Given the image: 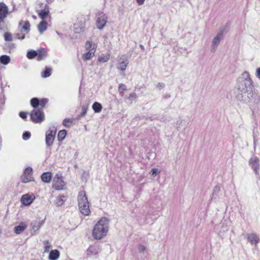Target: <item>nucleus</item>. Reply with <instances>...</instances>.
<instances>
[{
	"label": "nucleus",
	"mask_w": 260,
	"mask_h": 260,
	"mask_svg": "<svg viewBox=\"0 0 260 260\" xmlns=\"http://www.w3.org/2000/svg\"><path fill=\"white\" fill-rule=\"evenodd\" d=\"M159 173H160V170L159 169H156V168H153L151 170L150 174L153 177H154L156 176L158 174H159Z\"/></svg>",
	"instance_id": "obj_28"
},
{
	"label": "nucleus",
	"mask_w": 260,
	"mask_h": 260,
	"mask_svg": "<svg viewBox=\"0 0 260 260\" xmlns=\"http://www.w3.org/2000/svg\"><path fill=\"white\" fill-rule=\"evenodd\" d=\"M30 136V134L28 132H25V133H24V134L23 135V138L24 139V140H27L28 139V138H29Z\"/></svg>",
	"instance_id": "obj_37"
},
{
	"label": "nucleus",
	"mask_w": 260,
	"mask_h": 260,
	"mask_svg": "<svg viewBox=\"0 0 260 260\" xmlns=\"http://www.w3.org/2000/svg\"><path fill=\"white\" fill-rule=\"evenodd\" d=\"M255 75L260 80V68H258L256 69Z\"/></svg>",
	"instance_id": "obj_36"
},
{
	"label": "nucleus",
	"mask_w": 260,
	"mask_h": 260,
	"mask_svg": "<svg viewBox=\"0 0 260 260\" xmlns=\"http://www.w3.org/2000/svg\"><path fill=\"white\" fill-rule=\"evenodd\" d=\"M31 120L36 123H40L44 119V114L39 110H34L30 114Z\"/></svg>",
	"instance_id": "obj_7"
},
{
	"label": "nucleus",
	"mask_w": 260,
	"mask_h": 260,
	"mask_svg": "<svg viewBox=\"0 0 260 260\" xmlns=\"http://www.w3.org/2000/svg\"><path fill=\"white\" fill-rule=\"evenodd\" d=\"M38 54V53L37 51L31 50L28 52L27 54V57L29 59H32L34 58L35 56H37Z\"/></svg>",
	"instance_id": "obj_26"
},
{
	"label": "nucleus",
	"mask_w": 260,
	"mask_h": 260,
	"mask_svg": "<svg viewBox=\"0 0 260 260\" xmlns=\"http://www.w3.org/2000/svg\"><path fill=\"white\" fill-rule=\"evenodd\" d=\"M78 208L80 213L85 216H89L91 211L89 208V202L85 191L79 193L78 196Z\"/></svg>",
	"instance_id": "obj_3"
},
{
	"label": "nucleus",
	"mask_w": 260,
	"mask_h": 260,
	"mask_svg": "<svg viewBox=\"0 0 260 260\" xmlns=\"http://www.w3.org/2000/svg\"><path fill=\"white\" fill-rule=\"evenodd\" d=\"M5 39L6 41H11L12 40V37L10 34L6 33L4 35Z\"/></svg>",
	"instance_id": "obj_35"
},
{
	"label": "nucleus",
	"mask_w": 260,
	"mask_h": 260,
	"mask_svg": "<svg viewBox=\"0 0 260 260\" xmlns=\"http://www.w3.org/2000/svg\"><path fill=\"white\" fill-rule=\"evenodd\" d=\"M127 66V62L126 61H122L117 64V69L121 71H124L125 70Z\"/></svg>",
	"instance_id": "obj_22"
},
{
	"label": "nucleus",
	"mask_w": 260,
	"mask_h": 260,
	"mask_svg": "<svg viewBox=\"0 0 260 260\" xmlns=\"http://www.w3.org/2000/svg\"><path fill=\"white\" fill-rule=\"evenodd\" d=\"M8 12L7 6L3 3L0 2V21H3L7 16Z\"/></svg>",
	"instance_id": "obj_12"
},
{
	"label": "nucleus",
	"mask_w": 260,
	"mask_h": 260,
	"mask_svg": "<svg viewBox=\"0 0 260 260\" xmlns=\"http://www.w3.org/2000/svg\"><path fill=\"white\" fill-rule=\"evenodd\" d=\"M27 227V224L26 222H21L14 228V232L16 234H20L23 232Z\"/></svg>",
	"instance_id": "obj_11"
},
{
	"label": "nucleus",
	"mask_w": 260,
	"mask_h": 260,
	"mask_svg": "<svg viewBox=\"0 0 260 260\" xmlns=\"http://www.w3.org/2000/svg\"><path fill=\"white\" fill-rule=\"evenodd\" d=\"M30 104L33 107H34V108L37 107L39 105L38 99L37 98H33L30 101Z\"/></svg>",
	"instance_id": "obj_31"
},
{
	"label": "nucleus",
	"mask_w": 260,
	"mask_h": 260,
	"mask_svg": "<svg viewBox=\"0 0 260 260\" xmlns=\"http://www.w3.org/2000/svg\"><path fill=\"white\" fill-rule=\"evenodd\" d=\"M109 230V219L106 217H102L94 225L92 236L95 240H101L107 235Z\"/></svg>",
	"instance_id": "obj_1"
},
{
	"label": "nucleus",
	"mask_w": 260,
	"mask_h": 260,
	"mask_svg": "<svg viewBox=\"0 0 260 260\" xmlns=\"http://www.w3.org/2000/svg\"><path fill=\"white\" fill-rule=\"evenodd\" d=\"M73 119H65L63 121V124L66 126L70 127L72 122H73Z\"/></svg>",
	"instance_id": "obj_30"
},
{
	"label": "nucleus",
	"mask_w": 260,
	"mask_h": 260,
	"mask_svg": "<svg viewBox=\"0 0 260 260\" xmlns=\"http://www.w3.org/2000/svg\"><path fill=\"white\" fill-rule=\"evenodd\" d=\"M109 59V55H102L99 56L98 58V60L101 62H106Z\"/></svg>",
	"instance_id": "obj_27"
},
{
	"label": "nucleus",
	"mask_w": 260,
	"mask_h": 260,
	"mask_svg": "<svg viewBox=\"0 0 260 260\" xmlns=\"http://www.w3.org/2000/svg\"><path fill=\"white\" fill-rule=\"evenodd\" d=\"M51 70L49 68H46L45 71L43 73L42 76L44 78L49 77L51 75Z\"/></svg>",
	"instance_id": "obj_29"
},
{
	"label": "nucleus",
	"mask_w": 260,
	"mask_h": 260,
	"mask_svg": "<svg viewBox=\"0 0 260 260\" xmlns=\"http://www.w3.org/2000/svg\"><path fill=\"white\" fill-rule=\"evenodd\" d=\"M19 116L22 118H25L26 117V113L23 112H21L19 113Z\"/></svg>",
	"instance_id": "obj_39"
},
{
	"label": "nucleus",
	"mask_w": 260,
	"mask_h": 260,
	"mask_svg": "<svg viewBox=\"0 0 260 260\" xmlns=\"http://www.w3.org/2000/svg\"><path fill=\"white\" fill-rule=\"evenodd\" d=\"M62 203H63L62 200L61 198H58V199H57V201L56 204L57 206H60L62 204Z\"/></svg>",
	"instance_id": "obj_38"
},
{
	"label": "nucleus",
	"mask_w": 260,
	"mask_h": 260,
	"mask_svg": "<svg viewBox=\"0 0 260 260\" xmlns=\"http://www.w3.org/2000/svg\"><path fill=\"white\" fill-rule=\"evenodd\" d=\"M94 55V53L92 52L86 51L85 53L83 54V59L84 60H88L91 59Z\"/></svg>",
	"instance_id": "obj_19"
},
{
	"label": "nucleus",
	"mask_w": 260,
	"mask_h": 260,
	"mask_svg": "<svg viewBox=\"0 0 260 260\" xmlns=\"http://www.w3.org/2000/svg\"><path fill=\"white\" fill-rule=\"evenodd\" d=\"M52 178V175L51 173L48 172L44 173L41 175L42 180L44 182L46 183H49L50 182Z\"/></svg>",
	"instance_id": "obj_16"
},
{
	"label": "nucleus",
	"mask_w": 260,
	"mask_h": 260,
	"mask_svg": "<svg viewBox=\"0 0 260 260\" xmlns=\"http://www.w3.org/2000/svg\"><path fill=\"white\" fill-rule=\"evenodd\" d=\"M44 252H48L50 251L52 248V245L48 241H45L44 242Z\"/></svg>",
	"instance_id": "obj_25"
},
{
	"label": "nucleus",
	"mask_w": 260,
	"mask_h": 260,
	"mask_svg": "<svg viewBox=\"0 0 260 260\" xmlns=\"http://www.w3.org/2000/svg\"><path fill=\"white\" fill-rule=\"evenodd\" d=\"M146 249V247L143 245V244H140L138 246V250L139 252L142 253L144 252Z\"/></svg>",
	"instance_id": "obj_33"
},
{
	"label": "nucleus",
	"mask_w": 260,
	"mask_h": 260,
	"mask_svg": "<svg viewBox=\"0 0 260 260\" xmlns=\"http://www.w3.org/2000/svg\"><path fill=\"white\" fill-rule=\"evenodd\" d=\"M107 20V18L105 15L103 14H99L96 22L98 28L100 30L102 29L106 25Z\"/></svg>",
	"instance_id": "obj_8"
},
{
	"label": "nucleus",
	"mask_w": 260,
	"mask_h": 260,
	"mask_svg": "<svg viewBox=\"0 0 260 260\" xmlns=\"http://www.w3.org/2000/svg\"><path fill=\"white\" fill-rule=\"evenodd\" d=\"M136 1L139 5H141V4H143L145 1V0H136Z\"/></svg>",
	"instance_id": "obj_42"
},
{
	"label": "nucleus",
	"mask_w": 260,
	"mask_h": 260,
	"mask_svg": "<svg viewBox=\"0 0 260 260\" xmlns=\"http://www.w3.org/2000/svg\"><path fill=\"white\" fill-rule=\"evenodd\" d=\"M67 135V132L65 130L60 131L58 134L59 141H61L64 139Z\"/></svg>",
	"instance_id": "obj_24"
},
{
	"label": "nucleus",
	"mask_w": 260,
	"mask_h": 260,
	"mask_svg": "<svg viewBox=\"0 0 260 260\" xmlns=\"http://www.w3.org/2000/svg\"><path fill=\"white\" fill-rule=\"evenodd\" d=\"M32 169L30 167H27L21 177V180L23 183H26L34 181V178L32 176Z\"/></svg>",
	"instance_id": "obj_6"
},
{
	"label": "nucleus",
	"mask_w": 260,
	"mask_h": 260,
	"mask_svg": "<svg viewBox=\"0 0 260 260\" xmlns=\"http://www.w3.org/2000/svg\"><path fill=\"white\" fill-rule=\"evenodd\" d=\"M59 256L60 253L58 250H52L50 251L48 259L49 260H57Z\"/></svg>",
	"instance_id": "obj_14"
},
{
	"label": "nucleus",
	"mask_w": 260,
	"mask_h": 260,
	"mask_svg": "<svg viewBox=\"0 0 260 260\" xmlns=\"http://www.w3.org/2000/svg\"><path fill=\"white\" fill-rule=\"evenodd\" d=\"M37 51L38 53L37 56H38L39 60L42 59L45 56H46V53L45 52H42L40 50H37Z\"/></svg>",
	"instance_id": "obj_34"
},
{
	"label": "nucleus",
	"mask_w": 260,
	"mask_h": 260,
	"mask_svg": "<svg viewBox=\"0 0 260 260\" xmlns=\"http://www.w3.org/2000/svg\"><path fill=\"white\" fill-rule=\"evenodd\" d=\"M223 32H218L216 36L214 38L212 42V47L213 49L216 48L217 46L219 44V43L223 38Z\"/></svg>",
	"instance_id": "obj_13"
},
{
	"label": "nucleus",
	"mask_w": 260,
	"mask_h": 260,
	"mask_svg": "<svg viewBox=\"0 0 260 260\" xmlns=\"http://www.w3.org/2000/svg\"><path fill=\"white\" fill-rule=\"evenodd\" d=\"M248 239L252 243H256L258 242L259 239L257 236L253 234L248 235Z\"/></svg>",
	"instance_id": "obj_21"
},
{
	"label": "nucleus",
	"mask_w": 260,
	"mask_h": 260,
	"mask_svg": "<svg viewBox=\"0 0 260 260\" xmlns=\"http://www.w3.org/2000/svg\"><path fill=\"white\" fill-rule=\"evenodd\" d=\"M56 133V130L55 129H49L47 132L46 142L48 146H50L52 144Z\"/></svg>",
	"instance_id": "obj_9"
},
{
	"label": "nucleus",
	"mask_w": 260,
	"mask_h": 260,
	"mask_svg": "<svg viewBox=\"0 0 260 260\" xmlns=\"http://www.w3.org/2000/svg\"><path fill=\"white\" fill-rule=\"evenodd\" d=\"M40 227H41V224H38L37 226H35V225H32V229H36V230H39Z\"/></svg>",
	"instance_id": "obj_41"
},
{
	"label": "nucleus",
	"mask_w": 260,
	"mask_h": 260,
	"mask_svg": "<svg viewBox=\"0 0 260 260\" xmlns=\"http://www.w3.org/2000/svg\"><path fill=\"white\" fill-rule=\"evenodd\" d=\"M49 10L47 9H45L44 10H41L38 13L39 17L42 19L44 20L46 19L49 15Z\"/></svg>",
	"instance_id": "obj_18"
},
{
	"label": "nucleus",
	"mask_w": 260,
	"mask_h": 260,
	"mask_svg": "<svg viewBox=\"0 0 260 260\" xmlns=\"http://www.w3.org/2000/svg\"><path fill=\"white\" fill-rule=\"evenodd\" d=\"M126 90V87L125 85L123 84H119L118 86V91L120 93L124 92Z\"/></svg>",
	"instance_id": "obj_32"
},
{
	"label": "nucleus",
	"mask_w": 260,
	"mask_h": 260,
	"mask_svg": "<svg viewBox=\"0 0 260 260\" xmlns=\"http://www.w3.org/2000/svg\"><path fill=\"white\" fill-rule=\"evenodd\" d=\"M47 23L44 21H42L38 25V28L40 34H42L46 29Z\"/></svg>",
	"instance_id": "obj_17"
},
{
	"label": "nucleus",
	"mask_w": 260,
	"mask_h": 260,
	"mask_svg": "<svg viewBox=\"0 0 260 260\" xmlns=\"http://www.w3.org/2000/svg\"><path fill=\"white\" fill-rule=\"evenodd\" d=\"M92 109L94 112L99 113L101 111L102 109V105L98 102H95L92 105Z\"/></svg>",
	"instance_id": "obj_20"
},
{
	"label": "nucleus",
	"mask_w": 260,
	"mask_h": 260,
	"mask_svg": "<svg viewBox=\"0 0 260 260\" xmlns=\"http://www.w3.org/2000/svg\"><path fill=\"white\" fill-rule=\"evenodd\" d=\"M96 45L92 42L88 41L85 43V48H86V51H89V52L93 51V53H95V50H96Z\"/></svg>",
	"instance_id": "obj_15"
},
{
	"label": "nucleus",
	"mask_w": 260,
	"mask_h": 260,
	"mask_svg": "<svg viewBox=\"0 0 260 260\" xmlns=\"http://www.w3.org/2000/svg\"><path fill=\"white\" fill-rule=\"evenodd\" d=\"M10 61V58L7 55H3L0 57V61L1 62L4 64H8Z\"/></svg>",
	"instance_id": "obj_23"
},
{
	"label": "nucleus",
	"mask_w": 260,
	"mask_h": 260,
	"mask_svg": "<svg viewBox=\"0 0 260 260\" xmlns=\"http://www.w3.org/2000/svg\"><path fill=\"white\" fill-rule=\"evenodd\" d=\"M251 161H253V162H254L255 164H257L258 162V159H257V158H251Z\"/></svg>",
	"instance_id": "obj_40"
},
{
	"label": "nucleus",
	"mask_w": 260,
	"mask_h": 260,
	"mask_svg": "<svg viewBox=\"0 0 260 260\" xmlns=\"http://www.w3.org/2000/svg\"><path fill=\"white\" fill-rule=\"evenodd\" d=\"M35 199L36 197L34 193H26L21 197L20 203L26 206H30L34 202Z\"/></svg>",
	"instance_id": "obj_5"
},
{
	"label": "nucleus",
	"mask_w": 260,
	"mask_h": 260,
	"mask_svg": "<svg viewBox=\"0 0 260 260\" xmlns=\"http://www.w3.org/2000/svg\"><path fill=\"white\" fill-rule=\"evenodd\" d=\"M52 186L56 190H61L66 188V183L61 176L56 175L53 179Z\"/></svg>",
	"instance_id": "obj_4"
},
{
	"label": "nucleus",
	"mask_w": 260,
	"mask_h": 260,
	"mask_svg": "<svg viewBox=\"0 0 260 260\" xmlns=\"http://www.w3.org/2000/svg\"><path fill=\"white\" fill-rule=\"evenodd\" d=\"M30 24L27 21L22 22L19 24L20 30L21 31H23L25 32L24 34H23L21 37H18V39H23L24 38L25 35L27 34L30 29Z\"/></svg>",
	"instance_id": "obj_10"
},
{
	"label": "nucleus",
	"mask_w": 260,
	"mask_h": 260,
	"mask_svg": "<svg viewBox=\"0 0 260 260\" xmlns=\"http://www.w3.org/2000/svg\"><path fill=\"white\" fill-rule=\"evenodd\" d=\"M243 75L246 78L239 85L238 90L241 94H245V95L242 96V98L239 99L246 101L253 95L252 81L247 72H244Z\"/></svg>",
	"instance_id": "obj_2"
}]
</instances>
